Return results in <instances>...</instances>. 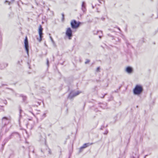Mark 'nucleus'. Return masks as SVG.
I'll return each mask as SVG.
<instances>
[{"label": "nucleus", "mask_w": 158, "mask_h": 158, "mask_svg": "<svg viewBox=\"0 0 158 158\" xmlns=\"http://www.w3.org/2000/svg\"><path fill=\"white\" fill-rule=\"evenodd\" d=\"M143 88L140 85H137L133 90V92L135 95H139L143 91Z\"/></svg>", "instance_id": "nucleus-1"}, {"label": "nucleus", "mask_w": 158, "mask_h": 158, "mask_svg": "<svg viewBox=\"0 0 158 158\" xmlns=\"http://www.w3.org/2000/svg\"><path fill=\"white\" fill-rule=\"evenodd\" d=\"M70 24L72 28L76 29L79 26L81 23L80 22H77L75 20H73L71 21Z\"/></svg>", "instance_id": "nucleus-2"}, {"label": "nucleus", "mask_w": 158, "mask_h": 158, "mask_svg": "<svg viewBox=\"0 0 158 158\" xmlns=\"http://www.w3.org/2000/svg\"><path fill=\"white\" fill-rule=\"evenodd\" d=\"M81 93V92L79 91H77L76 92H74V91H72L69 94L68 98L70 99H73L74 97L79 95Z\"/></svg>", "instance_id": "nucleus-3"}, {"label": "nucleus", "mask_w": 158, "mask_h": 158, "mask_svg": "<svg viewBox=\"0 0 158 158\" xmlns=\"http://www.w3.org/2000/svg\"><path fill=\"white\" fill-rule=\"evenodd\" d=\"M65 34L68 37V39L69 40L71 39L73 35L72 34V31L70 28L69 27L67 29Z\"/></svg>", "instance_id": "nucleus-4"}, {"label": "nucleus", "mask_w": 158, "mask_h": 158, "mask_svg": "<svg viewBox=\"0 0 158 158\" xmlns=\"http://www.w3.org/2000/svg\"><path fill=\"white\" fill-rule=\"evenodd\" d=\"M43 29L42 28V27L41 25H40L39 27V35L40 38H37V40L39 41L40 42L42 40V38L43 37Z\"/></svg>", "instance_id": "nucleus-5"}, {"label": "nucleus", "mask_w": 158, "mask_h": 158, "mask_svg": "<svg viewBox=\"0 0 158 158\" xmlns=\"http://www.w3.org/2000/svg\"><path fill=\"white\" fill-rule=\"evenodd\" d=\"M24 47L26 52L28 55L29 46L28 41L27 37H26L24 40Z\"/></svg>", "instance_id": "nucleus-6"}, {"label": "nucleus", "mask_w": 158, "mask_h": 158, "mask_svg": "<svg viewBox=\"0 0 158 158\" xmlns=\"http://www.w3.org/2000/svg\"><path fill=\"white\" fill-rule=\"evenodd\" d=\"M93 144V143H84L83 145L80 148V151L81 152L82 149L85 148Z\"/></svg>", "instance_id": "nucleus-7"}, {"label": "nucleus", "mask_w": 158, "mask_h": 158, "mask_svg": "<svg viewBox=\"0 0 158 158\" xmlns=\"http://www.w3.org/2000/svg\"><path fill=\"white\" fill-rule=\"evenodd\" d=\"M13 133L11 134L9 137L6 138L4 140V145H5V144L10 139H11L12 136L13 135Z\"/></svg>", "instance_id": "nucleus-8"}, {"label": "nucleus", "mask_w": 158, "mask_h": 158, "mask_svg": "<svg viewBox=\"0 0 158 158\" xmlns=\"http://www.w3.org/2000/svg\"><path fill=\"white\" fill-rule=\"evenodd\" d=\"M133 71V69L132 67L128 66L126 69V71L128 73H131Z\"/></svg>", "instance_id": "nucleus-9"}, {"label": "nucleus", "mask_w": 158, "mask_h": 158, "mask_svg": "<svg viewBox=\"0 0 158 158\" xmlns=\"http://www.w3.org/2000/svg\"><path fill=\"white\" fill-rule=\"evenodd\" d=\"M9 121L8 120L7 118L6 117H4L2 118V123H4V126L6 125L7 123H8Z\"/></svg>", "instance_id": "nucleus-10"}, {"label": "nucleus", "mask_w": 158, "mask_h": 158, "mask_svg": "<svg viewBox=\"0 0 158 158\" xmlns=\"http://www.w3.org/2000/svg\"><path fill=\"white\" fill-rule=\"evenodd\" d=\"M81 10L84 12H85L86 10L85 6L84 7H81Z\"/></svg>", "instance_id": "nucleus-11"}, {"label": "nucleus", "mask_w": 158, "mask_h": 158, "mask_svg": "<svg viewBox=\"0 0 158 158\" xmlns=\"http://www.w3.org/2000/svg\"><path fill=\"white\" fill-rule=\"evenodd\" d=\"M50 39L53 44V45H55V42L54 41L53 39L52 38V37L51 36H50Z\"/></svg>", "instance_id": "nucleus-12"}, {"label": "nucleus", "mask_w": 158, "mask_h": 158, "mask_svg": "<svg viewBox=\"0 0 158 158\" xmlns=\"http://www.w3.org/2000/svg\"><path fill=\"white\" fill-rule=\"evenodd\" d=\"M21 96L23 98V100L24 102H25V99H26V97L25 96H23V95H21Z\"/></svg>", "instance_id": "nucleus-13"}, {"label": "nucleus", "mask_w": 158, "mask_h": 158, "mask_svg": "<svg viewBox=\"0 0 158 158\" xmlns=\"http://www.w3.org/2000/svg\"><path fill=\"white\" fill-rule=\"evenodd\" d=\"M62 18L61 19V20L62 22L64 21V15L63 13L62 14Z\"/></svg>", "instance_id": "nucleus-14"}, {"label": "nucleus", "mask_w": 158, "mask_h": 158, "mask_svg": "<svg viewBox=\"0 0 158 158\" xmlns=\"http://www.w3.org/2000/svg\"><path fill=\"white\" fill-rule=\"evenodd\" d=\"M96 71L99 72L100 71V67H98L96 70Z\"/></svg>", "instance_id": "nucleus-15"}, {"label": "nucleus", "mask_w": 158, "mask_h": 158, "mask_svg": "<svg viewBox=\"0 0 158 158\" xmlns=\"http://www.w3.org/2000/svg\"><path fill=\"white\" fill-rule=\"evenodd\" d=\"M89 61L90 60H89L87 59L86 60V61L85 62V64H87L89 62Z\"/></svg>", "instance_id": "nucleus-16"}, {"label": "nucleus", "mask_w": 158, "mask_h": 158, "mask_svg": "<svg viewBox=\"0 0 158 158\" xmlns=\"http://www.w3.org/2000/svg\"><path fill=\"white\" fill-rule=\"evenodd\" d=\"M84 6H85V3L84 2H83L81 5V7Z\"/></svg>", "instance_id": "nucleus-17"}, {"label": "nucleus", "mask_w": 158, "mask_h": 158, "mask_svg": "<svg viewBox=\"0 0 158 158\" xmlns=\"http://www.w3.org/2000/svg\"><path fill=\"white\" fill-rule=\"evenodd\" d=\"M47 64L48 67L49 66V60L48 59H47Z\"/></svg>", "instance_id": "nucleus-18"}, {"label": "nucleus", "mask_w": 158, "mask_h": 158, "mask_svg": "<svg viewBox=\"0 0 158 158\" xmlns=\"http://www.w3.org/2000/svg\"><path fill=\"white\" fill-rule=\"evenodd\" d=\"M6 2H8V4L9 5H10V2H9V1H7V0H6V1H5V3Z\"/></svg>", "instance_id": "nucleus-19"}, {"label": "nucleus", "mask_w": 158, "mask_h": 158, "mask_svg": "<svg viewBox=\"0 0 158 158\" xmlns=\"http://www.w3.org/2000/svg\"><path fill=\"white\" fill-rule=\"evenodd\" d=\"M22 110L20 108H19V113H20V116H21V113L22 112Z\"/></svg>", "instance_id": "nucleus-20"}, {"label": "nucleus", "mask_w": 158, "mask_h": 158, "mask_svg": "<svg viewBox=\"0 0 158 158\" xmlns=\"http://www.w3.org/2000/svg\"><path fill=\"white\" fill-rule=\"evenodd\" d=\"M108 132V131H106L104 132V134H106H106H107Z\"/></svg>", "instance_id": "nucleus-21"}, {"label": "nucleus", "mask_w": 158, "mask_h": 158, "mask_svg": "<svg viewBox=\"0 0 158 158\" xmlns=\"http://www.w3.org/2000/svg\"><path fill=\"white\" fill-rule=\"evenodd\" d=\"M98 1L99 2L101 3H102L101 1H103L102 0H98Z\"/></svg>", "instance_id": "nucleus-22"}, {"label": "nucleus", "mask_w": 158, "mask_h": 158, "mask_svg": "<svg viewBox=\"0 0 158 158\" xmlns=\"http://www.w3.org/2000/svg\"><path fill=\"white\" fill-rule=\"evenodd\" d=\"M106 94H105L104 95H103L102 97H101V98H103L105 96V95H106Z\"/></svg>", "instance_id": "nucleus-23"}, {"label": "nucleus", "mask_w": 158, "mask_h": 158, "mask_svg": "<svg viewBox=\"0 0 158 158\" xmlns=\"http://www.w3.org/2000/svg\"><path fill=\"white\" fill-rule=\"evenodd\" d=\"M101 19L102 20H104V18H101Z\"/></svg>", "instance_id": "nucleus-24"}, {"label": "nucleus", "mask_w": 158, "mask_h": 158, "mask_svg": "<svg viewBox=\"0 0 158 158\" xmlns=\"http://www.w3.org/2000/svg\"><path fill=\"white\" fill-rule=\"evenodd\" d=\"M118 29L120 31V28H119V27H118Z\"/></svg>", "instance_id": "nucleus-25"}, {"label": "nucleus", "mask_w": 158, "mask_h": 158, "mask_svg": "<svg viewBox=\"0 0 158 158\" xmlns=\"http://www.w3.org/2000/svg\"><path fill=\"white\" fill-rule=\"evenodd\" d=\"M92 7L93 8H94V6L93 5H92Z\"/></svg>", "instance_id": "nucleus-26"}, {"label": "nucleus", "mask_w": 158, "mask_h": 158, "mask_svg": "<svg viewBox=\"0 0 158 158\" xmlns=\"http://www.w3.org/2000/svg\"><path fill=\"white\" fill-rule=\"evenodd\" d=\"M131 158H135V157H134V156H133V157H131Z\"/></svg>", "instance_id": "nucleus-27"}, {"label": "nucleus", "mask_w": 158, "mask_h": 158, "mask_svg": "<svg viewBox=\"0 0 158 158\" xmlns=\"http://www.w3.org/2000/svg\"><path fill=\"white\" fill-rule=\"evenodd\" d=\"M99 37L101 38V36H99Z\"/></svg>", "instance_id": "nucleus-28"}, {"label": "nucleus", "mask_w": 158, "mask_h": 158, "mask_svg": "<svg viewBox=\"0 0 158 158\" xmlns=\"http://www.w3.org/2000/svg\"><path fill=\"white\" fill-rule=\"evenodd\" d=\"M137 158H139V156L138 155H137Z\"/></svg>", "instance_id": "nucleus-29"}, {"label": "nucleus", "mask_w": 158, "mask_h": 158, "mask_svg": "<svg viewBox=\"0 0 158 158\" xmlns=\"http://www.w3.org/2000/svg\"><path fill=\"white\" fill-rule=\"evenodd\" d=\"M44 116H45V114H44Z\"/></svg>", "instance_id": "nucleus-30"}, {"label": "nucleus", "mask_w": 158, "mask_h": 158, "mask_svg": "<svg viewBox=\"0 0 158 158\" xmlns=\"http://www.w3.org/2000/svg\"><path fill=\"white\" fill-rule=\"evenodd\" d=\"M12 1H13L14 0H11Z\"/></svg>", "instance_id": "nucleus-31"}, {"label": "nucleus", "mask_w": 158, "mask_h": 158, "mask_svg": "<svg viewBox=\"0 0 158 158\" xmlns=\"http://www.w3.org/2000/svg\"><path fill=\"white\" fill-rule=\"evenodd\" d=\"M49 153H50V151H49Z\"/></svg>", "instance_id": "nucleus-32"}]
</instances>
